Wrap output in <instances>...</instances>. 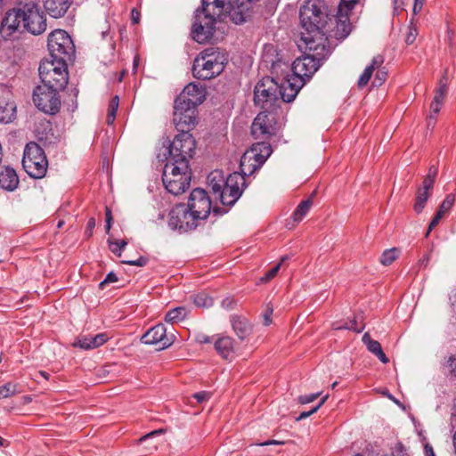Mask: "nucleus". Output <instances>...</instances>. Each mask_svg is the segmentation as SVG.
I'll return each instance as SVG.
<instances>
[{"label":"nucleus","instance_id":"obj_63","mask_svg":"<svg viewBox=\"0 0 456 456\" xmlns=\"http://www.w3.org/2000/svg\"><path fill=\"white\" fill-rule=\"evenodd\" d=\"M234 305V301L233 299L232 298H224L223 301H222V306L224 308H226V309H231L232 308V305Z\"/></svg>","mask_w":456,"mask_h":456},{"label":"nucleus","instance_id":"obj_5","mask_svg":"<svg viewBox=\"0 0 456 456\" xmlns=\"http://www.w3.org/2000/svg\"><path fill=\"white\" fill-rule=\"evenodd\" d=\"M191 172L189 164H175L167 162L163 174L162 181L168 192L174 195L183 193L190 186Z\"/></svg>","mask_w":456,"mask_h":456},{"label":"nucleus","instance_id":"obj_3","mask_svg":"<svg viewBox=\"0 0 456 456\" xmlns=\"http://www.w3.org/2000/svg\"><path fill=\"white\" fill-rule=\"evenodd\" d=\"M224 12L228 13L224 0H202V8L195 12L191 28L193 39L200 44L208 41L213 37L216 19Z\"/></svg>","mask_w":456,"mask_h":456},{"label":"nucleus","instance_id":"obj_12","mask_svg":"<svg viewBox=\"0 0 456 456\" xmlns=\"http://www.w3.org/2000/svg\"><path fill=\"white\" fill-rule=\"evenodd\" d=\"M196 144L192 135L189 132H180L168 146V158L167 162L175 164H189L192 158Z\"/></svg>","mask_w":456,"mask_h":456},{"label":"nucleus","instance_id":"obj_17","mask_svg":"<svg viewBox=\"0 0 456 456\" xmlns=\"http://www.w3.org/2000/svg\"><path fill=\"white\" fill-rule=\"evenodd\" d=\"M175 340L173 335L167 334V329L164 324L159 323L151 328L142 337L141 341L146 345H159V349H165L170 346Z\"/></svg>","mask_w":456,"mask_h":456},{"label":"nucleus","instance_id":"obj_33","mask_svg":"<svg viewBox=\"0 0 456 456\" xmlns=\"http://www.w3.org/2000/svg\"><path fill=\"white\" fill-rule=\"evenodd\" d=\"M332 329L336 330H349L360 333L363 330L364 324L362 323V320H359V316H354L352 320L346 322L344 325H339L337 322L333 323Z\"/></svg>","mask_w":456,"mask_h":456},{"label":"nucleus","instance_id":"obj_31","mask_svg":"<svg viewBox=\"0 0 456 456\" xmlns=\"http://www.w3.org/2000/svg\"><path fill=\"white\" fill-rule=\"evenodd\" d=\"M240 196L241 191H236L225 185L218 199L223 205L232 206L240 199Z\"/></svg>","mask_w":456,"mask_h":456},{"label":"nucleus","instance_id":"obj_44","mask_svg":"<svg viewBox=\"0 0 456 456\" xmlns=\"http://www.w3.org/2000/svg\"><path fill=\"white\" fill-rule=\"evenodd\" d=\"M94 338L93 335H85L77 338V341L74 343L75 346H78L85 350L92 349V340Z\"/></svg>","mask_w":456,"mask_h":456},{"label":"nucleus","instance_id":"obj_18","mask_svg":"<svg viewBox=\"0 0 456 456\" xmlns=\"http://www.w3.org/2000/svg\"><path fill=\"white\" fill-rule=\"evenodd\" d=\"M274 132L273 118L267 111L260 112L252 123V135L256 139H267L274 134Z\"/></svg>","mask_w":456,"mask_h":456},{"label":"nucleus","instance_id":"obj_49","mask_svg":"<svg viewBox=\"0 0 456 456\" xmlns=\"http://www.w3.org/2000/svg\"><path fill=\"white\" fill-rule=\"evenodd\" d=\"M387 77V72L384 69H378L373 81L374 86H380L386 81Z\"/></svg>","mask_w":456,"mask_h":456},{"label":"nucleus","instance_id":"obj_30","mask_svg":"<svg viewBox=\"0 0 456 456\" xmlns=\"http://www.w3.org/2000/svg\"><path fill=\"white\" fill-rule=\"evenodd\" d=\"M16 107L12 102L0 99V122L10 123L15 118Z\"/></svg>","mask_w":456,"mask_h":456},{"label":"nucleus","instance_id":"obj_20","mask_svg":"<svg viewBox=\"0 0 456 456\" xmlns=\"http://www.w3.org/2000/svg\"><path fill=\"white\" fill-rule=\"evenodd\" d=\"M22 18L18 6L6 12L0 25V35L3 39L9 40L20 30Z\"/></svg>","mask_w":456,"mask_h":456},{"label":"nucleus","instance_id":"obj_57","mask_svg":"<svg viewBox=\"0 0 456 456\" xmlns=\"http://www.w3.org/2000/svg\"><path fill=\"white\" fill-rule=\"evenodd\" d=\"M211 394L207 391H201L193 395V397L199 402L203 403L210 398Z\"/></svg>","mask_w":456,"mask_h":456},{"label":"nucleus","instance_id":"obj_4","mask_svg":"<svg viewBox=\"0 0 456 456\" xmlns=\"http://www.w3.org/2000/svg\"><path fill=\"white\" fill-rule=\"evenodd\" d=\"M226 62L225 54L219 49L207 48L194 60L192 74L198 79H211L224 70Z\"/></svg>","mask_w":456,"mask_h":456},{"label":"nucleus","instance_id":"obj_28","mask_svg":"<svg viewBox=\"0 0 456 456\" xmlns=\"http://www.w3.org/2000/svg\"><path fill=\"white\" fill-rule=\"evenodd\" d=\"M454 203V196L452 194H449L441 203L438 211L430 221L428 228H435L438 225L440 220L444 217V216L452 208Z\"/></svg>","mask_w":456,"mask_h":456},{"label":"nucleus","instance_id":"obj_40","mask_svg":"<svg viewBox=\"0 0 456 456\" xmlns=\"http://www.w3.org/2000/svg\"><path fill=\"white\" fill-rule=\"evenodd\" d=\"M118 105H119V98L118 96H114L110 104H109V108H108V114H107V124L108 125H112L115 121V118H116V114H117V110L118 109Z\"/></svg>","mask_w":456,"mask_h":456},{"label":"nucleus","instance_id":"obj_39","mask_svg":"<svg viewBox=\"0 0 456 456\" xmlns=\"http://www.w3.org/2000/svg\"><path fill=\"white\" fill-rule=\"evenodd\" d=\"M429 196L430 192H427L426 191H417V196L413 206L416 213H420L423 210Z\"/></svg>","mask_w":456,"mask_h":456},{"label":"nucleus","instance_id":"obj_23","mask_svg":"<svg viewBox=\"0 0 456 456\" xmlns=\"http://www.w3.org/2000/svg\"><path fill=\"white\" fill-rule=\"evenodd\" d=\"M73 0H43L44 7L53 18L64 16L70 7Z\"/></svg>","mask_w":456,"mask_h":456},{"label":"nucleus","instance_id":"obj_27","mask_svg":"<svg viewBox=\"0 0 456 456\" xmlns=\"http://www.w3.org/2000/svg\"><path fill=\"white\" fill-rule=\"evenodd\" d=\"M215 349L224 359H231L234 353L233 339L231 337L224 336L215 342Z\"/></svg>","mask_w":456,"mask_h":456},{"label":"nucleus","instance_id":"obj_58","mask_svg":"<svg viewBox=\"0 0 456 456\" xmlns=\"http://www.w3.org/2000/svg\"><path fill=\"white\" fill-rule=\"evenodd\" d=\"M112 220H113V217H112L111 210L110 208L106 207L105 208V228H111Z\"/></svg>","mask_w":456,"mask_h":456},{"label":"nucleus","instance_id":"obj_64","mask_svg":"<svg viewBox=\"0 0 456 456\" xmlns=\"http://www.w3.org/2000/svg\"><path fill=\"white\" fill-rule=\"evenodd\" d=\"M425 456H436L433 447L429 444H426L424 446Z\"/></svg>","mask_w":456,"mask_h":456},{"label":"nucleus","instance_id":"obj_21","mask_svg":"<svg viewBox=\"0 0 456 456\" xmlns=\"http://www.w3.org/2000/svg\"><path fill=\"white\" fill-rule=\"evenodd\" d=\"M205 100L204 90L198 85L190 83L187 85L182 93L175 98V102L179 104H189L191 107L197 108Z\"/></svg>","mask_w":456,"mask_h":456},{"label":"nucleus","instance_id":"obj_42","mask_svg":"<svg viewBox=\"0 0 456 456\" xmlns=\"http://www.w3.org/2000/svg\"><path fill=\"white\" fill-rule=\"evenodd\" d=\"M193 302L198 307H209L213 305V299L204 293L194 296Z\"/></svg>","mask_w":456,"mask_h":456},{"label":"nucleus","instance_id":"obj_38","mask_svg":"<svg viewBox=\"0 0 456 456\" xmlns=\"http://www.w3.org/2000/svg\"><path fill=\"white\" fill-rule=\"evenodd\" d=\"M399 256V250L396 248H392L389 249H386L381 256H380V263L381 265L385 266L390 265L395 260L397 259Z\"/></svg>","mask_w":456,"mask_h":456},{"label":"nucleus","instance_id":"obj_50","mask_svg":"<svg viewBox=\"0 0 456 456\" xmlns=\"http://www.w3.org/2000/svg\"><path fill=\"white\" fill-rule=\"evenodd\" d=\"M384 62V57L380 54H378L376 56H374L371 60V63L367 66L368 68H370L371 70H375V69H380L379 68L382 66Z\"/></svg>","mask_w":456,"mask_h":456},{"label":"nucleus","instance_id":"obj_32","mask_svg":"<svg viewBox=\"0 0 456 456\" xmlns=\"http://www.w3.org/2000/svg\"><path fill=\"white\" fill-rule=\"evenodd\" d=\"M225 185L232 188L233 190L241 191L242 192L246 188L245 175L239 172L230 174L226 177Z\"/></svg>","mask_w":456,"mask_h":456},{"label":"nucleus","instance_id":"obj_55","mask_svg":"<svg viewBox=\"0 0 456 456\" xmlns=\"http://www.w3.org/2000/svg\"><path fill=\"white\" fill-rule=\"evenodd\" d=\"M320 396V393L300 395L298 397V403L301 404L310 403Z\"/></svg>","mask_w":456,"mask_h":456},{"label":"nucleus","instance_id":"obj_62","mask_svg":"<svg viewBox=\"0 0 456 456\" xmlns=\"http://www.w3.org/2000/svg\"><path fill=\"white\" fill-rule=\"evenodd\" d=\"M196 340L200 344H208L211 342V338L205 334H199Z\"/></svg>","mask_w":456,"mask_h":456},{"label":"nucleus","instance_id":"obj_6","mask_svg":"<svg viewBox=\"0 0 456 456\" xmlns=\"http://www.w3.org/2000/svg\"><path fill=\"white\" fill-rule=\"evenodd\" d=\"M22 26L33 35H40L46 29V17L40 9L39 0H17Z\"/></svg>","mask_w":456,"mask_h":456},{"label":"nucleus","instance_id":"obj_16","mask_svg":"<svg viewBox=\"0 0 456 456\" xmlns=\"http://www.w3.org/2000/svg\"><path fill=\"white\" fill-rule=\"evenodd\" d=\"M258 0H229L228 15L235 24H241L250 17L254 4Z\"/></svg>","mask_w":456,"mask_h":456},{"label":"nucleus","instance_id":"obj_25","mask_svg":"<svg viewBox=\"0 0 456 456\" xmlns=\"http://www.w3.org/2000/svg\"><path fill=\"white\" fill-rule=\"evenodd\" d=\"M231 323L233 331L241 340L245 339L252 331V326L247 318L240 315H232Z\"/></svg>","mask_w":456,"mask_h":456},{"label":"nucleus","instance_id":"obj_61","mask_svg":"<svg viewBox=\"0 0 456 456\" xmlns=\"http://www.w3.org/2000/svg\"><path fill=\"white\" fill-rule=\"evenodd\" d=\"M425 0H414V5H413V14L416 15L419 13L423 6Z\"/></svg>","mask_w":456,"mask_h":456},{"label":"nucleus","instance_id":"obj_14","mask_svg":"<svg viewBox=\"0 0 456 456\" xmlns=\"http://www.w3.org/2000/svg\"><path fill=\"white\" fill-rule=\"evenodd\" d=\"M186 208L192 216H195L198 223L200 220L206 219L211 210V200L207 191L200 188L194 189L190 194Z\"/></svg>","mask_w":456,"mask_h":456},{"label":"nucleus","instance_id":"obj_7","mask_svg":"<svg viewBox=\"0 0 456 456\" xmlns=\"http://www.w3.org/2000/svg\"><path fill=\"white\" fill-rule=\"evenodd\" d=\"M43 85L57 91L63 90L68 84L67 62L57 60H45L38 68Z\"/></svg>","mask_w":456,"mask_h":456},{"label":"nucleus","instance_id":"obj_45","mask_svg":"<svg viewBox=\"0 0 456 456\" xmlns=\"http://www.w3.org/2000/svg\"><path fill=\"white\" fill-rule=\"evenodd\" d=\"M418 36V29L414 24V19L412 18L411 20V24L408 28V33L405 37V43L407 45H411L416 40V37Z\"/></svg>","mask_w":456,"mask_h":456},{"label":"nucleus","instance_id":"obj_8","mask_svg":"<svg viewBox=\"0 0 456 456\" xmlns=\"http://www.w3.org/2000/svg\"><path fill=\"white\" fill-rule=\"evenodd\" d=\"M283 93H289V86L286 84V79L281 80V85L273 77H264L257 82L254 90V102L263 109H267L272 105L279 96L282 98Z\"/></svg>","mask_w":456,"mask_h":456},{"label":"nucleus","instance_id":"obj_60","mask_svg":"<svg viewBox=\"0 0 456 456\" xmlns=\"http://www.w3.org/2000/svg\"><path fill=\"white\" fill-rule=\"evenodd\" d=\"M436 115L437 114H435L433 112V110H431V113L429 114V116L427 118V126H428V127H432L433 128L435 126L436 122Z\"/></svg>","mask_w":456,"mask_h":456},{"label":"nucleus","instance_id":"obj_15","mask_svg":"<svg viewBox=\"0 0 456 456\" xmlns=\"http://www.w3.org/2000/svg\"><path fill=\"white\" fill-rule=\"evenodd\" d=\"M197 108L175 101L173 123L178 132H189L196 124Z\"/></svg>","mask_w":456,"mask_h":456},{"label":"nucleus","instance_id":"obj_43","mask_svg":"<svg viewBox=\"0 0 456 456\" xmlns=\"http://www.w3.org/2000/svg\"><path fill=\"white\" fill-rule=\"evenodd\" d=\"M17 385L12 382H8L0 387V397L6 398L17 393Z\"/></svg>","mask_w":456,"mask_h":456},{"label":"nucleus","instance_id":"obj_36","mask_svg":"<svg viewBox=\"0 0 456 456\" xmlns=\"http://www.w3.org/2000/svg\"><path fill=\"white\" fill-rule=\"evenodd\" d=\"M446 94L447 91H444V86H442V87H438L436 89L434 100L430 106L435 114L439 113Z\"/></svg>","mask_w":456,"mask_h":456},{"label":"nucleus","instance_id":"obj_24","mask_svg":"<svg viewBox=\"0 0 456 456\" xmlns=\"http://www.w3.org/2000/svg\"><path fill=\"white\" fill-rule=\"evenodd\" d=\"M19 183V177L13 168L6 167L0 173V188L8 191H13L18 187Z\"/></svg>","mask_w":456,"mask_h":456},{"label":"nucleus","instance_id":"obj_59","mask_svg":"<svg viewBox=\"0 0 456 456\" xmlns=\"http://www.w3.org/2000/svg\"><path fill=\"white\" fill-rule=\"evenodd\" d=\"M272 314H273V308L268 307L265 310V312L264 313V314H263L264 324L265 326H268V325L271 324V322H272V319H271Z\"/></svg>","mask_w":456,"mask_h":456},{"label":"nucleus","instance_id":"obj_9","mask_svg":"<svg viewBox=\"0 0 456 456\" xmlns=\"http://www.w3.org/2000/svg\"><path fill=\"white\" fill-rule=\"evenodd\" d=\"M22 167L32 178L40 179L45 175L48 168V160L45 151L37 142H30L26 144L22 158Z\"/></svg>","mask_w":456,"mask_h":456},{"label":"nucleus","instance_id":"obj_22","mask_svg":"<svg viewBox=\"0 0 456 456\" xmlns=\"http://www.w3.org/2000/svg\"><path fill=\"white\" fill-rule=\"evenodd\" d=\"M351 11L340 12L339 7L338 8V16L330 15L332 18V24H330V31L327 34V37L331 36L334 28H336L334 36L338 38H346L351 32V24L349 22V12Z\"/></svg>","mask_w":456,"mask_h":456},{"label":"nucleus","instance_id":"obj_37","mask_svg":"<svg viewBox=\"0 0 456 456\" xmlns=\"http://www.w3.org/2000/svg\"><path fill=\"white\" fill-rule=\"evenodd\" d=\"M108 244L110 251L118 256H121L122 250L127 245V240H117L112 236L108 238Z\"/></svg>","mask_w":456,"mask_h":456},{"label":"nucleus","instance_id":"obj_48","mask_svg":"<svg viewBox=\"0 0 456 456\" xmlns=\"http://www.w3.org/2000/svg\"><path fill=\"white\" fill-rule=\"evenodd\" d=\"M108 340V337L105 333H99L94 336L92 342V349L99 347Z\"/></svg>","mask_w":456,"mask_h":456},{"label":"nucleus","instance_id":"obj_46","mask_svg":"<svg viewBox=\"0 0 456 456\" xmlns=\"http://www.w3.org/2000/svg\"><path fill=\"white\" fill-rule=\"evenodd\" d=\"M328 397H329V395H325V396H323V397L321 399L320 403H319L316 406L313 407V408H312L310 411H303V412H301V413L299 414V416H298V417H297V419H296L298 421V420L304 419H305V418H307V417L311 416L312 414L315 413V412H316V411L321 408V406H322V405L326 402V400L328 399Z\"/></svg>","mask_w":456,"mask_h":456},{"label":"nucleus","instance_id":"obj_10","mask_svg":"<svg viewBox=\"0 0 456 456\" xmlns=\"http://www.w3.org/2000/svg\"><path fill=\"white\" fill-rule=\"evenodd\" d=\"M47 46L53 60L67 62L75 57L73 40L63 29H55L49 35Z\"/></svg>","mask_w":456,"mask_h":456},{"label":"nucleus","instance_id":"obj_47","mask_svg":"<svg viewBox=\"0 0 456 456\" xmlns=\"http://www.w3.org/2000/svg\"><path fill=\"white\" fill-rule=\"evenodd\" d=\"M372 74L373 70H371L370 68L366 67L362 74L359 77L358 86L360 88L364 87L369 83Z\"/></svg>","mask_w":456,"mask_h":456},{"label":"nucleus","instance_id":"obj_53","mask_svg":"<svg viewBox=\"0 0 456 456\" xmlns=\"http://www.w3.org/2000/svg\"><path fill=\"white\" fill-rule=\"evenodd\" d=\"M392 456H409V454L405 447L401 443H397L392 450Z\"/></svg>","mask_w":456,"mask_h":456},{"label":"nucleus","instance_id":"obj_26","mask_svg":"<svg viewBox=\"0 0 456 456\" xmlns=\"http://www.w3.org/2000/svg\"><path fill=\"white\" fill-rule=\"evenodd\" d=\"M225 180L226 177L221 170H214L208 176V187L217 199L225 186Z\"/></svg>","mask_w":456,"mask_h":456},{"label":"nucleus","instance_id":"obj_19","mask_svg":"<svg viewBox=\"0 0 456 456\" xmlns=\"http://www.w3.org/2000/svg\"><path fill=\"white\" fill-rule=\"evenodd\" d=\"M169 216V226L171 228H193L200 225V223L195 219V216H192L183 205L174 208Z\"/></svg>","mask_w":456,"mask_h":456},{"label":"nucleus","instance_id":"obj_56","mask_svg":"<svg viewBox=\"0 0 456 456\" xmlns=\"http://www.w3.org/2000/svg\"><path fill=\"white\" fill-rule=\"evenodd\" d=\"M122 263L134 266H144L148 263V259L144 256H141L137 260H125L122 261Z\"/></svg>","mask_w":456,"mask_h":456},{"label":"nucleus","instance_id":"obj_2","mask_svg":"<svg viewBox=\"0 0 456 456\" xmlns=\"http://www.w3.org/2000/svg\"><path fill=\"white\" fill-rule=\"evenodd\" d=\"M299 19L303 34L314 37L316 42L319 37L326 38L330 31L332 18L328 13V7L323 0H307L299 11Z\"/></svg>","mask_w":456,"mask_h":456},{"label":"nucleus","instance_id":"obj_35","mask_svg":"<svg viewBox=\"0 0 456 456\" xmlns=\"http://www.w3.org/2000/svg\"><path fill=\"white\" fill-rule=\"evenodd\" d=\"M187 315V310L184 306H178L168 311L165 316L167 322L175 323L184 320Z\"/></svg>","mask_w":456,"mask_h":456},{"label":"nucleus","instance_id":"obj_41","mask_svg":"<svg viewBox=\"0 0 456 456\" xmlns=\"http://www.w3.org/2000/svg\"><path fill=\"white\" fill-rule=\"evenodd\" d=\"M288 256H283L280 262L275 265L273 266L271 270H269L265 276L261 277L260 278V281L262 283H265V282H268L269 281H271L272 279H273L276 274L278 273L280 268H281V265H282V263H284L287 259H288Z\"/></svg>","mask_w":456,"mask_h":456},{"label":"nucleus","instance_id":"obj_1","mask_svg":"<svg viewBox=\"0 0 456 456\" xmlns=\"http://www.w3.org/2000/svg\"><path fill=\"white\" fill-rule=\"evenodd\" d=\"M300 47H305L304 55L297 58L291 66L277 57L276 50L273 45H265L264 48L263 62L270 64L272 74L277 79H286L289 86V93L282 94V101L292 102L298 94L301 87L320 68L322 61L330 54V48L326 44V38L319 37L316 42L314 37L303 36L300 37Z\"/></svg>","mask_w":456,"mask_h":456},{"label":"nucleus","instance_id":"obj_54","mask_svg":"<svg viewBox=\"0 0 456 456\" xmlns=\"http://www.w3.org/2000/svg\"><path fill=\"white\" fill-rule=\"evenodd\" d=\"M116 281H118L117 275L113 272H110L107 274L105 279L100 282L99 287L100 289H103L107 284L113 283Z\"/></svg>","mask_w":456,"mask_h":456},{"label":"nucleus","instance_id":"obj_52","mask_svg":"<svg viewBox=\"0 0 456 456\" xmlns=\"http://www.w3.org/2000/svg\"><path fill=\"white\" fill-rule=\"evenodd\" d=\"M434 183L435 180L431 179V176H425L422 186L419 187L418 190L430 192V191L433 189Z\"/></svg>","mask_w":456,"mask_h":456},{"label":"nucleus","instance_id":"obj_51","mask_svg":"<svg viewBox=\"0 0 456 456\" xmlns=\"http://www.w3.org/2000/svg\"><path fill=\"white\" fill-rule=\"evenodd\" d=\"M358 0H340L339 3V10L343 11H352L354 5L356 4Z\"/></svg>","mask_w":456,"mask_h":456},{"label":"nucleus","instance_id":"obj_11","mask_svg":"<svg viewBox=\"0 0 456 456\" xmlns=\"http://www.w3.org/2000/svg\"><path fill=\"white\" fill-rule=\"evenodd\" d=\"M271 154L270 143L261 142L253 144L240 158V174L245 176L253 175L263 166Z\"/></svg>","mask_w":456,"mask_h":456},{"label":"nucleus","instance_id":"obj_34","mask_svg":"<svg viewBox=\"0 0 456 456\" xmlns=\"http://www.w3.org/2000/svg\"><path fill=\"white\" fill-rule=\"evenodd\" d=\"M312 205L313 200L311 199H307L300 202L292 216L295 224H297L305 217Z\"/></svg>","mask_w":456,"mask_h":456},{"label":"nucleus","instance_id":"obj_29","mask_svg":"<svg viewBox=\"0 0 456 456\" xmlns=\"http://www.w3.org/2000/svg\"><path fill=\"white\" fill-rule=\"evenodd\" d=\"M362 342L366 345L368 350L374 354L379 359L380 362H382L383 363L388 362L389 360L384 354L380 343L377 340L371 339L369 333H365L362 336Z\"/></svg>","mask_w":456,"mask_h":456},{"label":"nucleus","instance_id":"obj_13","mask_svg":"<svg viewBox=\"0 0 456 456\" xmlns=\"http://www.w3.org/2000/svg\"><path fill=\"white\" fill-rule=\"evenodd\" d=\"M58 93L59 91L42 84L35 88L33 92V102L36 107L41 111L53 115L57 113L61 108V100Z\"/></svg>","mask_w":456,"mask_h":456}]
</instances>
